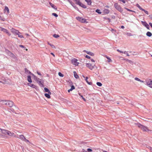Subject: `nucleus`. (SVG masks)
<instances>
[{"mask_svg": "<svg viewBox=\"0 0 152 152\" xmlns=\"http://www.w3.org/2000/svg\"><path fill=\"white\" fill-rule=\"evenodd\" d=\"M135 124L140 129L143 131L147 132L149 131V129L147 126H144L140 123H138Z\"/></svg>", "mask_w": 152, "mask_h": 152, "instance_id": "nucleus-1", "label": "nucleus"}, {"mask_svg": "<svg viewBox=\"0 0 152 152\" xmlns=\"http://www.w3.org/2000/svg\"><path fill=\"white\" fill-rule=\"evenodd\" d=\"M114 6L117 10L121 12H122L123 10L122 8L120 5H119L117 3H115L114 4Z\"/></svg>", "mask_w": 152, "mask_h": 152, "instance_id": "nucleus-2", "label": "nucleus"}, {"mask_svg": "<svg viewBox=\"0 0 152 152\" xmlns=\"http://www.w3.org/2000/svg\"><path fill=\"white\" fill-rule=\"evenodd\" d=\"M76 18L78 20L81 22L86 23H88V22L86 21V20L82 17H77Z\"/></svg>", "mask_w": 152, "mask_h": 152, "instance_id": "nucleus-3", "label": "nucleus"}, {"mask_svg": "<svg viewBox=\"0 0 152 152\" xmlns=\"http://www.w3.org/2000/svg\"><path fill=\"white\" fill-rule=\"evenodd\" d=\"M145 83L147 85L152 88V80L150 79H148L146 80Z\"/></svg>", "mask_w": 152, "mask_h": 152, "instance_id": "nucleus-4", "label": "nucleus"}, {"mask_svg": "<svg viewBox=\"0 0 152 152\" xmlns=\"http://www.w3.org/2000/svg\"><path fill=\"white\" fill-rule=\"evenodd\" d=\"M86 66L91 70L95 67L97 68V67L95 65H93L90 63H87L86 64Z\"/></svg>", "mask_w": 152, "mask_h": 152, "instance_id": "nucleus-5", "label": "nucleus"}, {"mask_svg": "<svg viewBox=\"0 0 152 152\" xmlns=\"http://www.w3.org/2000/svg\"><path fill=\"white\" fill-rule=\"evenodd\" d=\"M94 149H93V150H92L90 148H87L86 149H83V152H87L86 151H88L89 152H91L92 151H96L97 152H98V151H101L99 149H95V151L94 150Z\"/></svg>", "mask_w": 152, "mask_h": 152, "instance_id": "nucleus-6", "label": "nucleus"}, {"mask_svg": "<svg viewBox=\"0 0 152 152\" xmlns=\"http://www.w3.org/2000/svg\"><path fill=\"white\" fill-rule=\"evenodd\" d=\"M77 60L75 58H72L71 60L72 63L74 65L77 66L79 63L77 62Z\"/></svg>", "mask_w": 152, "mask_h": 152, "instance_id": "nucleus-7", "label": "nucleus"}, {"mask_svg": "<svg viewBox=\"0 0 152 152\" xmlns=\"http://www.w3.org/2000/svg\"><path fill=\"white\" fill-rule=\"evenodd\" d=\"M41 80H40L39 78H37L36 79V81L37 83H38L39 85L41 87H44V86L43 83L41 81Z\"/></svg>", "mask_w": 152, "mask_h": 152, "instance_id": "nucleus-8", "label": "nucleus"}, {"mask_svg": "<svg viewBox=\"0 0 152 152\" xmlns=\"http://www.w3.org/2000/svg\"><path fill=\"white\" fill-rule=\"evenodd\" d=\"M13 102L12 101L9 100H7V104H6L7 106H8L11 107L13 106Z\"/></svg>", "mask_w": 152, "mask_h": 152, "instance_id": "nucleus-9", "label": "nucleus"}, {"mask_svg": "<svg viewBox=\"0 0 152 152\" xmlns=\"http://www.w3.org/2000/svg\"><path fill=\"white\" fill-rule=\"evenodd\" d=\"M11 31L15 35H17V34L19 33V31L18 30H16L13 28H12L11 29Z\"/></svg>", "mask_w": 152, "mask_h": 152, "instance_id": "nucleus-10", "label": "nucleus"}, {"mask_svg": "<svg viewBox=\"0 0 152 152\" xmlns=\"http://www.w3.org/2000/svg\"><path fill=\"white\" fill-rule=\"evenodd\" d=\"M141 23L145 27L148 29H150L149 25L145 21H142Z\"/></svg>", "mask_w": 152, "mask_h": 152, "instance_id": "nucleus-11", "label": "nucleus"}, {"mask_svg": "<svg viewBox=\"0 0 152 152\" xmlns=\"http://www.w3.org/2000/svg\"><path fill=\"white\" fill-rule=\"evenodd\" d=\"M0 130L1 132L2 133L5 135H7L8 133V130H7L5 129H0Z\"/></svg>", "mask_w": 152, "mask_h": 152, "instance_id": "nucleus-12", "label": "nucleus"}, {"mask_svg": "<svg viewBox=\"0 0 152 152\" xmlns=\"http://www.w3.org/2000/svg\"><path fill=\"white\" fill-rule=\"evenodd\" d=\"M8 133L7 134L8 135H9V136L12 137H16V135L13 132H11L8 131Z\"/></svg>", "mask_w": 152, "mask_h": 152, "instance_id": "nucleus-13", "label": "nucleus"}, {"mask_svg": "<svg viewBox=\"0 0 152 152\" xmlns=\"http://www.w3.org/2000/svg\"><path fill=\"white\" fill-rule=\"evenodd\" d=\"M28 85L29 86H30L31 87L34 88L36 89H37V86H36L35 85H34L33 84L31 83H28Z\"/></svg>", "mask_w": 152, "mask_h": 152, "instance_id": "nucleus-14", "label": "nucleus"}, {"mask_svg": "<svg viewBox=\"0 0 152 152\" xmlns=\"http://www.w3.org/2000/svg\"><path fill=\"white\" fill-rule=\"evenodd\" d=\"M25 73L26 74H30L32 75H34L33 74L31 73V72L28 70V69L26 68H25Z\"/></svg>", "mask_w": 152, "mask_h": 152, "instance_id": "nucleus-15", "label": "nucleus"}, {"mask_svg": "<svg viewBox=\"0 0 152 152\" xmlns=\"http://www.w3.org/2000/svg\"><path fill=\"white\" fill-rule=\"evenodd\" d=\"M8 54L9 56H10V57H11L13 58H16V57L10 51H9V53H8Z\"/></svg>", "mask_w": 152, "mask_h": 152, "instance_id": "nucleus-16", "label": "nucleus"}, {"mask_svg": "<svg viewBox=\"0 0 152 152\" xmlns=\"http://www.w3.org/2000/svg\"><path fill=\"white\" fill-rule=\"evenodd\" d=\"M4 12H7V14H9V10L8 8L7 7L5 6V8L4 9Z\"/></svg>", "mask_w": 152, "mask_h": 152, "instance_id": "nucleus-17", "label": "nucleus"}, {"mask_svg": "<svg viewBox=\"0 0 152 152\" xmlns=\"http://www.w3.org/2000/svg\"><path fill=\"white\" fill-rule=\"evenodd\" d=\"M3 32L6 33L8 35L10 36L11 35V33L7 29L5 28Z\"/></svg>", "mask_w": 152, "mask_h": 152, "instance_id": "nucleus-18", "label": "nucleus"}, {"mask_svg": "<svg viewBox=\"0 0 152 152\" xmlns=\"http://www.w3.org/2000/svg\"><path fill=\"white\" fill-rule=\"evenodd\" d=\"M49 4L55 10H57V7L56 6H54L53 4H52L50 2L49 3Z\"/></svg>", "mask_w": 152, "mask_h": 152, "instance_id": "nucleus-19", "label": "nucleus"}, {"mask_svg": "<svg viewBox=\"0 0 152 152\" xmlns=\"http://www.w3.org/2000/svg\"><path fill=\"white\" fill-rule=\"evenodd\" d=\"M88 77H86L85 80L86 81V82L89 85H91L92 84V83L91 82H89L88 81Z\"/></svg>", "mask_w": 152, "mask_h": 152, "instance_id": "nucleus-20", "label": "nucleus"}, {"mask_svg": "<svg viewBox=\"0 0 152 152\" xmlns=\"http://www.w3.org/2000/svg\"><path fill=\"white\" fill-rule=\"evenodd\" d=\"M73 73H74V76L76 78V79H78L79 78V76H78V75H77V73L75 71H74L73 72Z\"/></svg>", "mask_w": 152, "mask_h": 152, "instance_id": "nucleus-21", "label": "nucleus"}, {"mask_svg": "<svg viewBox=\"0 0 152 152\" xmlns=\"http://www.w3.org/2000/svg\"><path fill=\"white\" fill-rule=\"evenodd\" d=\"M19 138L22 140L24 141L26 139L25 137L23 135H20L19 136Z\"/></svg>", "mask_w": 152, "mask_h": 152, "instance_id": "nucleus-22", "label": "nucleus"}, {"mask_svg": "<svg viewBox=\"0 0 152 152\" xmlns=\"http://www.w3.org/2000/svg\"><path fill=\"white\" fill-rule=\"evenodd\" d=\"M85 1L87 3L88 5H91V0H85Z\"/></svg>", "mask_w": 152, "mask_h": 152, "instance_id": "nucleus-23", "label": "nucleus"}, {"mask_svg": "<svg viewBox=\"0 0 152 152\" xmlns=\"http://www.w3.org/2000/svg\"><path fill=\"white\" fill-rule=\"evenodd\" d=\"M27 80L28 81L29 83H31L32 82L31 79V77L30 76H27Z\"/></svg>", "mask_w": 152, "mask_h": 152, "instance_id": "nucleus-24", "label": "nucleus"}, {"mask_svg": "<svg viewBox=\"0 0 152 152\" xmlns=\"http://www.w3.org/2000/svg\"><path fill=\"white\" fill-rule=\"evenodd\" d=\"M79 5L80 7L84 8H86L87 7L85 5L82 3L81 2H80V4Z\"/></svg>", "mask_w": 152, "mask_h": 152, "instance_id": "nucleus-25", "label": "nucleus"}, {"mask_svg": "<svg viewBox=\"0 0 152 152\" xmlns=\"http://www.w3.org/2000/svg\"><path fill=\"white\" fill-rule=\"evenodd\" d=\"M75 89V86L72 85L71 86V88L70 89H69L68 91V92H69L70 91H72V90L74 89Z\"/></svg>", "mask_w": 152, "mask_h": 152, "instance_id": "nucleus-26", "label": "nucleus"}, {"mask_svg": "<svg viewBox=\"0 0 152 152\" xmlns=\"http://www.w3.org/2000/svg\"><path fill=\"white\" fill-rule=\"evenodd\" d=\"M146 35L148 37H151L152 36V34L151 32L148 31L147 32Z\"/></svg>", "mask_w": 152, "mask_h": 152, "instance_id": "nucleus-27", "label": "nucleus"}, {"mask_svg": "<svg viewBox=\"0 0 152 152\" xmlns=\"http://www.w3.org/2000/svg\"><path fill=\"white\" fill-rule=\"evenodd\" d=\"M21 34V33H20L19 31V33H18V34H17V35H18V37L20 38H23L24 37H23V36Z\"/></svg>", "mask_w": 152, "mask_h": 152, "instance_id": "nucleus-28", "label": "nucleus"}, {"mask_svg": "<svg viewBox=\"0 0 152 152\" xmlns=\"http://www.w3.org/2000/svg\"><path fill=\"white\" fill-rule=\"evenodd\" d=\"M44 90L45 92H48V94H51V92H50L49 90L47 88H45Z\"/></svg>", "mask_w": 152, "mask_h": 152, "instance_id": "nucleus-29", "label": "nucleus"}, {"mask_svg": "<svg viewBox=\"0 0 152 152\" xmlns=\"http://www.w3.org/2000/svg\"><path fill=\"white\" fill-rule=\"evenodd\" d=\"M1 102H2V103L3 104H4L5 105H6V104H7V101L4 100L1 101Z\"/></svg>", "mask_w": 152, "mask_h": 152, "instance_id": "nucleus-30", "label": "nucleus"}, {"mask_svg": "<svg viewBox=\"0 0 152 152\" xmlns=\"http://www.w3.org/2000/svg\"><path fill=\"white\" fill-rule=\"evenodd\" d=\"M134 79L135 80H137V81H140V82H141V83H143V81L140 80V79H139V78H138L137 77H135V78H134Z\"/></svg>", "mask_w": 152, "mask_h": 152, "instance_id": "nucleus-31", "label": "nucleus"}, {"mask_svg": "<svg viewBox=\"0 0 152 152\" xmlns=\"http://www.w3.org/2000/svg\"><path fill=\"white\" fill-rule=\"evenodd\" d=\"M125 60L126 61L128 62L130 64H133V62L131 60H129L128 59H126Z\"/></svg>", "mask_w": 152, "mask_h": 152, "instance_id": "nucleus-32", "label": "nucleus"}, {"mask_svg": "<svg viewBox=\"0 0 152 152\" xmlns=\"http://www.w3.org/2000/svg\"><path fill=\"white\" fill-rule=\"evenodd\" d=\"M49 94H47L46 93L45 94V96H46V97L48 98H50V95H49Z\"/></svg>", "mask_w": 152, "mask_h": 152, "instance_id": "nucleus-33", "label": "nucleus"}, {"mask_svg": "<svg viewBox=\"0 0 152 152\" xmlns=\"http://www.w3.org/2000/svg\"><path fill=\"white\" fill-rule=\"evenodd\" d=\"M104 12L108 14L110 12V11L109 10L107 9H105L104 10Z\"/></svg>", "mask_w": 152, "mask_h": 152, "instance_id": "nucleus-34", "label": "nucleus"}, {"mask_svg": "<svg viewBox=\"0 0 152 152\" xmlns=\"http://www.w3.org/2000/svg\"><path fill=\"white\" fill-rule=\"evenodd\" d=\"M48 44L49 45H50L52 48H56L55 46L53 45H52V44H51L49 42H48Z\"/></svg>", "mask_w": 152, "mask_h": 152, "instance_id": "nucleus-35", "label": "nucleus"}, {"mask_svg": "<svg viewBox=\"0 0 152 152\" xmlns=\"http://www.w3.org/2000/svg\"><path fill=\"white\" fill-rule=\"evenodd\" d=\"M74 1H75L76 4L78 5L80 4L81 2L79 0H74Z\"/></svg>", "mask_w": 152, "mask_h": 152, "instance_id": "nucleus-36", "label": "nucleus"}, {"mask_svg": "<svg viewBox=\"0 0 152 152\" xmlns=\"http://www.w3.org/2000/svg\"><path fill=\"white\" fill-rule=\"evenodd\" d=\"M0 19L2 21H5V18H4L3 17H1V16H0Z\"/></svg>", "mask_w": 152, "mask_h": 152, "instance_id": "nucleus-37", "label": "nucleus"}, {"mask_svg": "<svg viewBox=\"0 0 152 152\" xmlns=\"http://www.w3.org/2000/svg\"><path fill=\"white\" fill-rule=\"evenodd\" d=\"M88 54L92 56H94V54L90 51L88 52Z\"/></svg>", "mask_w": 152, "mask_h": 152, "instance_id": "nucleus-38", "label": "nucleus"}, {"mask_svg": "<svg viewBox=\"0 0 152 152\" xmlns=\"http://www.w3.org/2000/svg\"><path fill=\"white\" fill-rule=\"evenodd\" d=\"M58 75H59V76H60V77H64V75L63 74H62L61 72H59L58 73Z\"/></svg>", "mask_w": 152, "mask_h": 152, "instance_id": "nucleus-39", "label": "nucleus"}, {"mask_svg": "<svg viewBox=\"0 0 152 152\" xmlns=\"http://www.w3.org/2000/svg\"><path fill=\"white\" fill-rule=\"evenodd\" d=\"M53 36L55 38H57L59 37V36L56 34H53Z\"/></svg>", "mask_w": 152, "mask_h": 152, "instance_id": "nucleus-40", "label": "nucleus"}, {"mask_svg": "<svg viewBox=\"0 0 152 152\" xmlns=\"http://www.w3.org/2000/svg\"><path fill=\"white\" fill-rule=\"evenodd\" d=\"M142 11H143L146 14L148 15V12L147 11H146L144 10V9H142V10H141Z\"/></svg>", "mask_w": 152, "mask_h": 152, "instance_id": "nucleus-41", "label": "nucleus"}, {"mask_svg": "<svg viewBox=\"0 0 152 152\" xmlns=\"http://www.w3.org/2000/svg\"><path fill=\"white\" fill-rule=\"evenodd\" d=\"M136 6H137V7H138L139 9H140V10H142V8L140 7V5H139V4H137Z\"/></svg>", "mask_w": 152, "mask_h": 152, "instance_id": "nucleus-42", "label": "nucleus"}, {"mask_svg": "<svg viewBox=\"0 0 152 152\" xmlns=\"http://www.w3.org/2000/svg\"><path fill=\"white\" fill-rule=\"evenodd\" d=\"M96 84L99 86H101L102 85L101 83L99 82H97Z\"/></svg>", "mask_w": 152, "mask_h": 152, "instance_id": "nucleus-43", "label": "nucleus"}, {"mask_svg": "<svg viewBox=\"0 0 152 152\" xmlns=\"http://www.w3.org/2000/svg\"><path fill=\"white\" fill-rule=\"evenodd\" d=\"M105 57L107 59H108L109 60L108 61V62H110L111 61V60L109 57L107 56H106Z\"/></svg>", "mask_w": 152, "mask_h": 152, "instance_id": "nucleus-44", "label": "nucleus"}, {"mask_svg": "<svg viewBox=\"0 0 152 152\" xmlns=\"http://www.w3.org/2000/svg\"><path fill=\"white\" fill-rule=\"evenodd\" d=\"M104 18L105 19V20H108V22H110V18H105V17Z\"/></svg>", "mask_w": 152, "mask_h": 152, "instance_id": "nucleus-45", "label": "nucleus"}, {"mask_svg": "<svg viewBox=\"0 0 152 152\" xmlns=\"http://www.w3.org/2000/svg\"><path fill=\"white\" fill-rule=\"evenodd\" d=\"M96 12L99 14H101V12H100V10H99L97 9L96 11Z\"/></svg>", "mask_w": 152, "mask_h": 152, "instance_id": "nucleus-46", "label": "nucleus"}, {"mask_svg": "<svg viewBox=\"0 0 152 152\" xmlns=\"http://www.w3.org/2000/svg\"><path fill=\"white\" fill-rule=\"evenodd\" d=\"M124 9H126V10H127L128 11H130V12H134V11H133L129 9L126 7H125Z\"/></svg>", "mask_w": 152, "mask_h": 152, "instance_id": "nucleus-47", "label": "nucleus"}, {"mask_svg": "<svg viewBox=\"0 0 152 152\" xmlns=\"http://www.w3.org/2000/svg\"><path fill=\"white\" fill-rule=\"evenodd\" d=\"M9 110H10L12 112H14V109L12 108H10L9 109Z\"/></svg>", "mask_w": 152, "mask_h": 152, "instance_id": "nucleus-48", "label": "nucleus"}, {"mask_svg": "<svg viewBox=\"0 0 152 152\" xmlns=\"http://www.w3.org/2000/svg\"><path fill=\"white\" fill-rule=\"evenodd\" d=\"M52 14L53 15L55 16L56 17H57L58 16V15L55 13H53Z\"/></svg>", "mask_w": 152, "mask_h": 152, "instance_id": "nucleus-49", "label": "nucleus"}, {"mask_svg": "<svg viewBox=\"0 0 152 152\" xmlns=\"http://www.w3.org/2000/svg\"><path fill=\"white\" fill-rule=\"evenodd\" d=\"M24 141H25V142H26L30 143V142H29V141L28 140L26 139H26Z\"/></svg>", "mask_w": 152, "mask_h": 152, "instance_id": "nucleus-50", "label": "nucleus"}, {"mask_svg": "<svg viewBox=\"0 0 152 152\" xmlns=\"http://www.w3.org/2000/svg\"><path fill=\"white\" fill-rule=\"evenodd\" d=\"M127 34L128 36H132V35L131 34V33H127Z\"/></svg>", "mask_w": 152, "mask_h": 152, "instance_id": "nucleus-51", "label": "nucleus"}, {"mask_svg": "<svg viewBox=\"0 0 152 152\" xmlns=\"http://www.w3.org/2000/svg\"><path fill=\"white\" fill-rule=\"evenodd\" d=\"M123 53L125 54H126L127 56H129V55L127 53V52L126 51H125Z\"/></svg>", "mask_w": 152, "mask_h": 152, "instance_id": "nucleus-52", "label": "nucleus"}, {"mask_svg": "<svg viewBox=\"0 0 152 152\" xmlns=\"http://www.w3.org/2000/svg\"><path fill=\"white\" fill-rule=\"evenodd\" d=\"M19 46L20 47L22 48H25V47L24 46H23V45H19Z\"/></svg>", "mask_w": 152, "mask_h": 152, "instance_id": "nucleus-53", "label": "nucleus"}, {"mask_svg": "<svg viewBox=\"0 0 152 152\" xmlns=\"http://www.w3.org/2000/svg\"><path fill=\"white\" fill-rule=\"evenodd\" d=\"M85 57H86V58H88V59H90V58H90V57L89 56H88V55H86V56Z\"/></svg>", "mask_w": 152, "mask_h": 152, "instance_id": "nucleus-54", "label": "nucleus"}, {"mask_svg": "<svg viewBox=\"0 0 152 152\" xmlns=\"http://www.w3.org/2000/svg\"><path fill=\"white\" fill-rule=\"evenodd\" d=\"M0 28L1 29V30L3 32L5 28L0 27Z\"/></svg>", "mask_w": 152, "mask_h": 152, "instance_id": "nucleus-55", "label": "nucleus"}, {"mask_svg": "<svg viewBox=\"0 0 152 152\" xmlns=\"http://www.w3.org/2000/svg\"><path fill=\"white\" fill-rule=\"evenodd\" d=\"M117 51H118V52H120V53H123V51H121V50H118V49H117Z\"/></svg>", "mask_w": 152, "mask_h": 152, "instance_id": "nucleus-56", "label": "nucleus"}, {"mask_svg": "<svg viewBox=\"0 0 152 152\" xmlns=\"http://www.w3.org/2000/svg\"><path fill=\"white\" fill-rule=\"evenodd\" d=\"M37 73L38 75H41V73L40 72H37Z\"/></svg>", "mask_w": 152, "mask_h": 152, "instance_id": "nucleus-57", "label": "nucleus"}, {"mask_svg": "<svg viewBox=\"0 0 152 152\" xmlns=\"http://www.w3.org/2000/svg\"><path fill=\"white\" fill-rule=\"evenodd\" d=\"M149 24L150 26H151V27L152 28V23H149Z\"/></svg>", "mask_w": 152, "mask_h": 152, "instance_id": "nucleus-58", "label": "nucleus"}, {"mask_svg": "<svg viewBox=\"0 0 152 152\" xmlns=\"http://www.w3.org/2000/svg\"><path fill=\"white\" fill-rule=\"evenodd\" d=\"M83 52H86L87 53V54H88V52H89V51H86V50H84L83 51Z\"/></svg>", "mask_w": 152, "mask_h": 152, "instance_id": "nucleus-59", "label": "nucleus"}, {"mask_svg": "<svg viewBox=\"0 0 152 152\" xmlns=\"http://www.w3.org/2000/svg\"><path fill=\"white\" fill-rule=\"evenodd\" d=\"M79 96H80L82 98H83V96L82 95L80 94L79 93Z\"/></svg>", "mask_w": 152, "mask_h": 152, "instance_id": "nucleus-60", "label": "nucleus"}, {"mask_svg": "<svg viewBox=\"0 0 152 152\" xmlns=\"http://www.w3.org/2000/svg\"><path fill=\"white\" fill-rule=\"evenodd\" d=\"M121 1H122L124 3H125V1L124 0H122Z\"/></svg>", "mask_w": 152, "mask_h": 152, "instance_id": "nucleus-61", "label": "nucleus"}, {"mask_svg": "<svg viewBox=\"0 0 152 152\" xmlns=\"http://www.w3.org/2000/svg\"><path fill=\"white\" fill-rule=\"evenodd\" d=\"M121 27V28H122L123 29V28H124V27L123 26H122Z\"/></svg>", "mask_w": 152, "mask_h": 152, "instance_id": "nucleus-62", "label": "nucleus"}, {"mask_svg": "<svg viewBox=\"0 0 152 152\" xmlns=\"http://www.w3.org/2000/svg\"><path fill=\"white\" fill-rule=\"evenodd\" d=\"M91 61L93 62H95V61L93 59H91Z\"/></svg>", "mask_w": 152, "mask_h": 152, "instance_id": "nucleus-63", "label": "nucleus"}, {"mask_svg": "<svg viewBox=\"0 0 152 152\" xmlns=\"http://www.w3.org/2000/svg\"><path fill=\"white\" fill-rule=\"evenodd\" d=\"M149 17L151 19H152V15L149 16Z\"/></svg>", "mask_w": 152, "mask_h": 152, "instance_id": "nucleus-64", "label": "nucleus"}]
</instances>
